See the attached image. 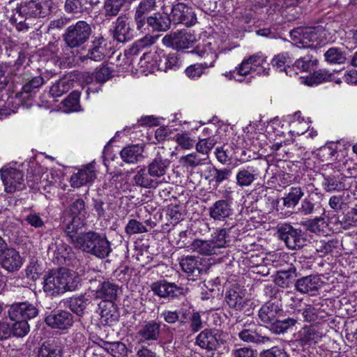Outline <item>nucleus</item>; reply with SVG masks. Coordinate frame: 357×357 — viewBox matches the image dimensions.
<instances>
[{
    "label": "nucleus",
    "instance_id": "32",
    "mask_svg": "<svg viewBox=\"0 0 357 357\" xmlns=\"http://www.w3.org/2000/svg\"><path fill=\"white\" fill-rule=\"evenodd\" d=\"M100 319L105 324H112L118 320L119 313L113 302H102L100 305Z\"/></svg>",
    "mask_w": 357,
    "mask_h": 357
},
{
    "label": "nucleus",
    "instance_id": "19",
    "mask_svg": "<svg viewBox=\"0 0 357 357\" xmlns=\"http://www.w3.org/2000/svg\"><path fill=\"white\" fill-rule=\"evenodd\" d=\"M10 22L13 24L19 31H27L29 28L31 18L25 14L21 7L17 4L10 12H8Z\"/></svg>",
    "mask_w": 357,
    "mask_h": 357
},
{
    "label": "nucleus",
    "instance_id": "64",
    "mask_svg": "<svg viewBox=\"0 0 357 357\" xmlns=\"http://www.w3.org/2000/svg\"><path fill=\"white\" fill-rule=\"evenodd\" d=\"M155 0H142L135 8V12L147 15L149 13L155 10Z\"/></svg>",
    "mask_w": 357,
    "mask_h": 357
},
{
    "label": "nucleus",
    "instance_id": "36",
    "mask_svg": "<svg viewBox=\"0 0 357 357\" xmlns=\"http://www.w3.org/2000/svg\"><path fill=\"white\" fill-rule=\"evenodd\" d=\"M292 42L300 48H310L313 43H310L307 27H297L290 32Z\"/></svg>",
    "mask_w": 357,
    "mask_h": 357
},
{
    "label": "nucleus",
    "instance_id": "14",
    "mask_svg": "<svg viewBox=\"0 0 357 357\" xmlns=\"http://www.w3.org/2000/svg\"><path fill=\"white\" fill-rule=\"evenodd\" d=\"M96 178V173L94 165L89 163L79 169L77 173L71 176V186L73 188H79L93 182Z\"/></svg>",
    "mask_w": 357,
    "mask_h": 357
},
{
    "label": "nucleus",
    "instance_id": "1",
    "mask_svg": "<svg viewBox=\"0 0 357 357\" xmlns=\"http://www.w3.org/2000/svg\"><path fill=\"white\" fill-rule=\"evenodd\" d=\"M79 284V278L76 273L65 268L56 271H51L44 279L43 289L50 295L74 291Z\"/></svg>",
    "mask_w": 357,
    "mask_h": 357
},
{
    "label": "nucleus",
    "instance_id": "5",
    "mask_svg": "<svg viewBox=\"0 0 357 357\" xmlns=\"http://www.w3.org/2000/svg\"><path fill=\"white\" fill-rule=\"evenodd\" d=\"M278 232L280 239L289 249L296 250L303 246L305 240L301 229H295L289 224H284L280 227Z\"/></svg>",
    "mask_w": 357,
    "mask_h": 357
},
{
    "label": "nucleus",
    "instance_id": "17",
    "mask_svg": "<svg viewBox=\"0 0 357 357\" xmlns=\"http://www.w3.org/2000/svg\"><path fill=\"white\" fill-rule=\"evenodd\" d=\"M170 162L167 159H163L159 154L147 166L149 174L159 181V185L167 181L164 178L167 170L169 166Z\"/></svg>",
    "mask_w": 357,
    "mask_h": 357
},
{
    "label": "nucleus",
    "instance_id": "45",
    "mask_svg": "<svg viewBox=\"0 0 357 357\" xmlns=\"http://www.w3.org/2000/svg\"><path fill=\"white\" fill-rule=\"evenodd\" d=\"M72 83L67 77H63L54 82L50 88V93L53 97H60L67 93L71 88Z\"/></svg>",
    "mask_w": 357,
    "mask_h": 357
},
{
    "label": "nucleus",
    "instance_id": "25",
    "mask_svg": "<svg viewBox=\"0 0 357 357\" xmlns=\"http://www.w3.org/2000/svg\"><path fill=\"white\" fill-rule=\"evenodd\" d=\"M105 52V40L102 37H97L93 40L91 47L88 51V54L80 57V59L82 61H84L87 59L99 61L104 58Z\"/></svg>",
    "mask_w": 357,
    "mask_h": 357
},
{
    "label": "nucleus",
    "instance_id": "40",
    "mask_svg": "<svg viewBox=\"0 0 357 357\" xmlns=\"http://www.w3.org/2000/svg\"><path fill=\"white\" fill-rule=\"evenodd\" d=\"M192 53L196 54L201 58H203L208 62V63H212V67L214 66V63L217 59V54L211 47V43H206L202 45H197Z\"/></svg>",
    "mask_w": 357,
    "mask_h": 357
},
{
    "label": "nucleus",
    "instance_id": "35",
    "mask_svg": "<svg viewBox=\"0 0 357 357\" xmlns=\"http://www.w3.org/2000/svg\"><path fill=\"white\" fill-rule=\"evenodd\" d=\"M62 347L56 343L45 342L38 349L37 357H63Z\"/></svg>",
    "mask_w": 357,
    "mask_h": 357
},
{
    "label": "nucleus",
    "instance_id": "20",
    "mask_svg": "<svg viewBox=\"0 0 357 357\" xmlns=\"http://www.w3.org/2000/svg\"><path fill=\"white\" fill-rule=\"evenodd\" d=\"M43 84V77H34L23 85L21 91L16 94V97L22 101L31 100Z\"/></svg>",
    "mask_w": 357,
    "mask_h": 357
},
{
    "label": "nucleus",
    "instance_id": "30",
    "mask_svg": "<svg viewBox=\"0 0 357 357\" xmlns=\"http://www.w3.org/2000/svg\"><path fill=\"white\" fill-rule=\"evenodd\" d=\"M282 310L278 304L268 302L263 305L259 310V317L260 320L266 324H269L273 321H276L278 314L281 313Z\"/></svg>",
    "mask_w": 357,
    "mask_h": 357
},
{
    "label": "nucleus",
    "instance_id": "51",
    "mask_svg": "<svg viewBox=\"0 0 357 357\" xmlns=\"http://www.w3.org/2000/svg\"><path fill=\"white\" fill-rule=\"evenodd\" d=\"M79 93L77 91L72 92L62 102L66 112H76L79 107Z\"/></svg>",
    "mask_w": 357,
    "mask_h": 357
},
{
    "label": "nucleus",
    "instance_id": "16",
    "mask_svg": "<svg viewBox=\"0 0 357 357\" xmlns=\"http://www.w3.org/2000/svg\"><path fill=\"white\" fill-rule=\"evenodd\" d=\"M323 282L317 275H310L298 279L295 284L296 289L301 294H314L321 288Z\"/></svg>",
    "mask_w": 357,
    "mask_h": 357
},
{
    "label": "nucleus",
    "instance_id": "47",
    "mask_svg": "<svg viewBox=\"0 0 357 357\" xmlns=\"http://www.w3.org/2000/svg\"><path fill=\"white\" fill-rule=\"evenodd\" d=\"M212 67V63H208L204 61L202 63H195L188 66L185 70V75L190 79H197L199 78L204 73L205 70Z\"/></svg>",
    "mask_w": 357,
    "mask_h": 357
},
{
    "label": "nucleus",
    "instance_id": "43",
    "mask_svg": "<svg viewBox=\"0 0 357 357\" xmlns=\"http://www.w3.org/2000/svg\"><path fill=\"white\" fill-rule=\"evenodd\" d=\"M238 337L243 342L248 343L264 344L270 341L267 336L258 334L255 331L243 329L238 333Z\"/></svg>",
    "mask_w": 357,
    "mask_h": 357
},
{
    "label": "nucleus",
    "instance_id": "44",
    "mask_svg": "<svg viewBox=\"0 0 357 357\" xmlns=\"http://www.w3.org/2000/svg\"><path fill=\"white\" fill-rule=\"evenodd\" d=\"M304 192L301 187H291L289 192L283 197V204L288 208L295 207L303 197Z\"/></svg>",
    "mask_w": 357,
    "mask_h": 357
},
{
    "label": "nucleus",
    "instance_id": "63",
    "mask_svg": "<svg viewBox=\"0 0 357 357\" xmlns=\"http://www.w3.org/2000/svg\"><path fill=\"white\" fill-rule=\"evenodd\" d=\"M189 325L190 331L195 333L203 328V321L201 314L198 311L192 310L189 319Z\"/></svg>",
    "mask_w": 357,
    "mask_h": 357
},
{
    "label": "nucleus",
    "instance_id": "13",
    "mask_svg": "<svg viewBox=\"0 0 357 357\" xmlns=\"http://www.w3.org/2000/svg\"><path fill=\"white\" fill-rule=\"evenodd\" d=\"M1 257L0 264L8 272L18 271L23 264L22 257L19 252L14 248L7 247L2 252Z\"/></svg>",
    "mask_w": 357,
    "mask_h": 357
},
{
    "label": "nucleus",
    "instance_id": "27",
    "mask_svg": "<svg viewBox=\"0 0 357 357\" xmlns=\"http://www.w3.org/2000/svg\"><path fill=\"white\" fill-rule=\"evenodd\" d=\"M119 287L109 281L102 282L97 288L95 296L103 302H112L117 296Z\"/></svg>",
    "mask_w": 357,
    "mask_h": 357
},
{
    "label": "nucleus",
    "instance_id": "34",
    "mask_svg": "<svg viewBox=\"0 0 357 357\" xmlns=\"http://www.w3.org/2000/svg\"><path fill=\"white\" fill-rule=\"evenodd\" d=\"M233 227L218 229L211 235V239L220 253L221 252V249L227 247L231 242L232 238L230 236V233Z\"/></svg>",
    "mask_w": 357,
    "mask_h": 357
},
{
    "label": "nucleus",
    "instance_id": "41",
    "mask_svg": "<svg viewBox=\"0 0 357 357\" xmlns=\"http://www.w3.org/2000/svg\"><path fill=\"white\" fill-rule=\"evenodd\" d=\"M271 62L273 66L275 67L279 71H284L287 75L291 76L292 66H290L289 63L292 62V59L287 52L275 56Z\"/></svg>",
    "mask_w": 357,
    "mask_h": 357
},
{
    "label": "nucleus",
    "instance_id": "57",
    "mask_svg": "<svg viewBox=\"0 0 357 357\" xmlns=\"http://www.w3.org/2000/svg\"><path fill=\"white\" fill-rule=\"evenodd\" d=\"M316 64V60H312L310 57L304 56L295 61V63L292 66L293 68H296L302 72L310 71L314 66Z\"/></svg>",
    "mask_w": 357,
    "mask_h": 357
},
{
    "label": "nucleus",
    "instance_id": "22",
    "mask_svg": "<svg viewBox=\"0 0 357 357\" xmlns=\"http://www.w3.org/2000/svg\"><path fill=\"white\" fill-rule=\"evenodd\" d=\"M160 334V325L155 321L145 322L138 330L137 335L143 341H156Z\"/></svg>",
    "mask_w": 357,
    "mask_h": 357
},
{
    "label": "nucleus",
    "instance_id": "50",
    "mask_svg": "<svg viewBox=\"0 0 357 357\" xmlns=\"http://www.w3.org/2000/svg\"><path fill=\"white\" fill-rule=\"evenodd\" d=\"M87 304L88 299L84 296L71 298L69 301L70 310L79 316H82L84 314Z\"/></svg>",
    "mask_w": 357,
    "mask_h": 357
},
{
    "label": "nucleus",
    "instance_id": "28",
    "mask_svg": "<svg viewBox=\"0 0 357 357\" xmlns=\"http://www.w3.org/2000/svg\"><path fill=\"white\" fill-rule=\"evenodd\" d=\"M190 249L193 252L204 256L220 254L212 239H195L191 243Z\"/></svg>",
    "mask_w": 357,
    "mask_h": 357
},
{
    "label": "nucleus",
    "instance_id": "60",
    "mask_svg": "<svg viewBox=\"0 0 357 357\" xmlns=\"http://www.w3.org/2000/svg\"><path fill=\"white\" fill-rule=\"evenodd\" d=\"M319 309L310 304L305 305L302 311L303 317L307 322L315 321L319 317Z\"/></svg>",
    "mask_w": 357,
    "mask_h": 357
},
{
    "label": "nucleus",
    "instance_id": "9",
    "mask_svg": "<svg viewBox=\"0 0 357 357\" xmlns=\"http://www.w3.org/2000/svg\"><path fill=\"white\" fill-rule=\"evenodd\" d=\"M45 323L53 328L65 330L70 328L73 324L72 314L66 310H54L45 317Z\"/></svg>",
    "mask_w": 357,
    "mask_h": 357
},
{
    "label": "nucleus",
    "instance_id": "46",
    "mask_svg": "<svg viewBox=\"0 0 357 357\" xmlns=\"http://www.w3.org/2000/svg\"><path fill=\"white\" fill-rule=\"evenodd\" d=\"M158 68L161 70H176L179 66V61L176 54L164 55L158 63Z\"/></svg>",
    "mask_w": 357,
    "mask_h": 357
},
{
    "label": "nucleus",
    "instance_id": "15",
    "mask_svg": "<svg viewBox=\"0 0 357 357\" xmlns=\"http://www.w3.org/2000/svg\"><path fill=\"white\" fill-rule=\"evenodd\" d=\"M225 301L229 307L236 310H242L249 302L245 297V292L239 287L230 288L225 295Z\"/></svg>",
    "mask_w": 357,
    "mask_h": 357
},
{
    "label": "nucleus",
    "instance_id": "49",
    "mask_svg": "<svg viewBox=\"0 0 357 357\" xmlns=\"http://www.w3.org/2000/svg\"><path fill=\"white\" fill-rule=\"evenodd\" d=\"M127 3L125 0H105L103 10L106 17H114L121 10L123 6Z\"/></svg>",
    "mask_w": 357,
    "mask_h": 357
},
{
    "label": "nucleus",
    "instance_id": "48",
    "mask_svg": "<svg viewBox=\"0 0 357 357\" xmlns=\"http://www.w3.org/2000/svg\"><path fill=\"white\" fill-rule=\"evenodd\" d=\"M325 60L332 64H342L346 61V56L343 52L336 47L328 49L324 54Z\"/></svg>",
    "mask_w": 357,
    "mask_h": 357
},
{
    "label": "nucleus",
    "instance_id": "62",
    "mask_svg": "<svg viewBox=\"0 0 357 357\" xmlns=\"http://www.w3.org/2000/svg\"><path fill=\"white\" fill-rule=\"evenodd\" d=\"M112 69L107 65H101L96 69V80L100 83L107 82L111 77Z\"/></svg>",
    "mask_w": 357,
    "mask_h": 357
},
{
    "label": "nucleus",
    "instance_id": "12",
    "mask_svg": "<svg viewBox=\"0 0 357 357\" xmlns=\"http://www.w3.org/2000/svg\"><path fill=\"white\" fill-rule=\"evenodd\" d=\"M151 290L155 295L167 298H174L183 294V287L166 280H160L153 283Z\"/></svg>",
    "mask_w": 357,
    "mask_h": 357
},
{
    "label": "nucleus",
    "instance_id": "59",
    "mask_svg": "<svg viewBox=\"0 0 357 357\" xmlns=\"http://www.w3.org/2000/svg\"><path fill=\"white\" fill-rule=\"evenodd\" d=\"M174 139L183 149H192L196 143V141L191 138L188 133H178L174 137Z\"/></svg>",
    "mask_w": 357,
    "mask_h": 357
},
{
    "label": "nucleus",
    "instance_id": "53",
    "mask_svg": "<svg viewBox=\"0 0 357 357\" xmlns=\"http://www.w3.org/2000/svg\"><path fill=\"white\" fill-rule=\"evenodd\" d=\"M147 231L146 227L142 222L135 219L130 220L125 227V232L129 236Z\"/></svg>",
    "mask_w": 357,
    "mask_h": 357
},
{
    "label": "nucleus",
    "instance_id": "54",
    "mask_svg": "<svg viewBox=\"0 0 357 357\" xmlns=\"http://www.w3.org/2000/svg\"><path fill=\"white\" fill-rule=\"evenodd\" d=\"M158 36H151L149 34L146 35L142 38L137 40L132 48L131 49V52L136 54L139 49L144 48L149 46L152 45L155 43L158 40Z\"/></svg>",
    "mask_w": 357,
    "mask_h": 357
},
{
    "label": "nucleus",
    "instance_id": "29",
    "mask_svg": "<svg viewBox=\"0 0 357 357\" xmlns=\"http://www.w3.org/2000/svg\"><path fill=\"white\" fill-rule=\"evenodd\" d=\"M258 178L256 168L252 166L241 168L236 174V184L241 188L250 186Z\"/></svg>",
    "mask_w": 357,
    "mask_h": 357
},
{
    "label": "nucleus",
    "instance_id": "52",
    "mask_svg": "<svg viewBox=\"0 0 357 357\" xmlns=\"http://www.w3.org/2000/svg\"><path fill=\"white\" fill-rule=\"evenodd\" d=\"M14 323L12 325L13 335L17 337H24L29 332L30 328L25 319L13 320Z\"/></svg>",
    "mask_w": 357,
    "mask_h": 357
},
{
    "label": "nucleus",
    "instance_id": "58",
    "mask_svg": "<svg viewBox=\"0 0 357 357\" xmlns=\"http://www.w3.org/2000/svg\"><path fill=\"white\" fill-rule=\"evenodd\" d=\"M204 159L200 158L196 153H190L183 155L180 159V162L186 167H195L203 163Z\"/></svg>",
    "mask_w": 357,
    "mask_h": 357
},
{
    "label": "nucleus",
    "instance_id": "38",
    "mask_svg": "<svg viewBox=\"0 0 357 357\" xmlns=\"http://www.w3.org/2000/svg\"><path fill=\"white\" fill-rule=\"evenodd\" d=\"M172 19L167 15L155 13L147 17V24L155 31H165L170 28Z\"/></svg>",
    "mask_w": 357,
    "mask_h": 357
},
{
    "label": "nucleus",
    "instance_id": "7",
    "mask_svg": "<svg viewBox=\"0 0 357 357\" xmlns=\"http://www.w3.org/2000/svg\"><path fill=\"white\" fill-rule=\"evenodd\" d=\"M171 19L175 24H183L187 26H192L197 22L196 15L192 8L183 3H178L173 6Z\"/></svg>",
    "mask_w": 357,
    "mask_h": 357
},
{
    "label": "nucleus",
    "instance_id": "21",
    "mask_svg": "<svg viewBox=\"0 0 357 357\" xmlns=\"http://www.w3.org/2000/svg\"><path fill=\"white\" fill-rule=\"evenodd\" d=\"M232 214L230 204L225 199L216 201L209 208V215L215 221H225Z\"/></svg>",
    "mask_w": 357,
    "mask_h": 357
},
{
    "label": "nucleus",
    "instance_id": "23",
    "mask_svg": "<svg viewBox=\"0 0 357 357\" xmlns=\"http://www.w3.org/2000/svg\"><path fill=\"white\" fill-rule=\"evenodd\" d=\"M308 39L310 43H313L310 48H316L326 44L330 35L322 25L307 27Z\"/></svg>",
    "mask_w": 357,
    "mask_h": 357
},
{
    "label": "nucleus",
    "instance_id": "3",
    "mask_svg": "<svg viewBox=\"0 0 357 357\" xmlns=\"http://www.w3.org/2000/svg\"><path fill=\"white\" fill-rule=\"evenodd\" d=\"M91 32L90 24L80 20L66 29L63 34V40L70 48L78 47L89 39Z\"/></svg>",
    "mask_w": 357,
    "mask_h": 357
},
{
    "label": "nucleus",
    "instance_id": "37",
    "mask_svg": "<svg viewBox=\"0 0 357 357\" xmlns=\"http://www.w3.org/2000/svg\"><path fill=\"white\" fill-rule=\"evenodd\" d=\"M299 342L301 345L312 344L317 342L322 337V333L316 327H304L299 333Z\"/></svg>",
    "mask_w": 357,
    "mask_h": 357
},
{
    "label": "nucleus",
    "instance_id": "10",
    "mask_svg": "<svg viewBox=\"0 0 357 357\" xmlns=\"http://www.w3.org/2000/svg\"><path fill=\"white\" fill-rule=\"evenodd\" d=\"M18 5L31 19L37 17H44L50 12L48 3L43 0L25 1Z\"/></svg>",
    "mask_w": 357,
    "mask_h": 357
},
{
    "label": "nucleus",
    "instance_id": "55",
    "mask_svg": "<svg viewBox=\"0 0 357 357\" xmlns=\"http://www.w3.org/2000/svg\"><path fill=\"white\" fill-rule=\"evenodd\" d=\"M337 241L334 239L328 241H317L315 243V249L317 252H320L323 255H327L332 252L333 249L337 248Z\"/></svg>",
    "mask_w": 357,
    "mask_h": 357
},
{
    "label": "nucleus",
    "instance_id": "4",
    "mask_svg": "<svg viewBox=\"0 0 357 357\" xmlns=\"http://www.w3.org/2000/svg\"><path fill=\"white\" fill-rule=\"evenodd\" d=\"M196 41V36L187 30L172 32L162 38V43L165 46L177 50L188 49L192 47Z\"/></svg>",
    "mask_w": 357,
    "mask_h": 357
},
{
    "label": "nucleus",
    "instance_id": "42",
    "mask_svg": "<svg viewBox=\"0 0 357 357\" xmlns=\"http://www.w3.org/2000/svg\"><path fill=\"white\" fill-rule=\"evenodd\" d=\"M303 225L310 232L317 234H325L328 224L322 217L310 219L303 223Z\"/></svg>",
    "mask_w": 357,
    "mask_h": 357
},
{
    "label": "nucleus",
    "instance_id": "56",
    "mask_svg": "<svg viewBox=\"0 0 357 357\" xmlns=\"http://www.w3.org/2000/svg\"><path fill=\"white\" fill-rule=\"evenodd\" d=\"M167 215L172 224H177L183 219L182 208L176 204H170L167 206Z\"/></svg>",
    "mask_w": 357,
    "mask_h": 357
},
{
    "label": "nucleus",
    "instance_id": "61",
    "mask_svg": "<svg viewBox=\"0 0 357 357\" xmlns=\"http://www.w3.org/2000/svg\"><path fill=\"white\" fill-rule=\"evenodd\" d=\"M215 143V140L211 137L201 139L196 144V150L200 153L207 155L213 148Z\"/></svg>",
    "mask_w": 357,
    "mask_h": 357
},
{
    "label": "nucleus",
    "instance_id": "31",
    "mask_svg": "<svg viewBox=\"0 0 357 357\" xmlns=\"http://www.w3.org/2000/svg\"><path fill=\"white\" fill-rule=\"evenodd\" d=\"M144 146L139 144L130 145L124 147L121 153L122 160L127 163H136L143 158Z\"/></svg>",
    "mask_w": 357,
    "mask_h": 357
},
{
    "label": "nucleus",
    "instance_id": "6",
    "mask_svg": "<svg viewBox=\"0 0 357 357\" xmlns=\"http://www.w3.org/2000/svg\"><path fill=\"white\" fill-rule=\"evenodd\" d=\"M1 177L4 185L5 190L13 193L16 190L24 188V175L18 169L9 167L1 169Z\"/></svg>",
    "mask_w": 357,
    "mask_h": 357
},
{
    "label": "nucleus",
    "instance_id": "39",
    "mask_svg": "<svg viewBox=\"0 0 357 357\" xmlns=\"http://www.w3.org/2000/svg\"><path fill=\"white\" fill-rule=\"evenodd\" d=\"M247 59L251 66L254 67V71H257L258 74H262L264 75H268L269 68H266L265 66H268V63H267V57L261 52L251 55Z\"/></svg>",
    "mask_w": 357,
    "mask_h": 357
},
{
    "label": "nucleus",
    "instance_id": "33",
    "mask_svg": "<svg viewBox=\"0 0 357 357\" xmlns=\"http://www.w3.org/2000/svg\"><path fill=\"white\" fill-rule=\"evenodd\" d=\"M134 181L137 185L144 188H156L159 185V181H156L149 174V171L146 168H141L134 176Z\"/></svg>",
    "mask_w": 357,
    "mask_h": 357
},
{
    "label": "nucleus",
    "instance_id": "18",
    "mask_svg": "<svg viewBox=\"0 0 357 357\" xmlns=\"http://www.w3.org/2000/svg\"><path fill=\"white\" fill-rule=\"evenodd\" d=\"M134 36L128 19L126 16H119L115 22L114 38L119 42L124 43Z\"/></svg>",
    "mask_w": 357,
    "mask_h": 357
},
{
    "label": "nucleus",
    "instance_id": "2",
    "mask_svg": "<svg viewBox=\"0 0 357 357\" xmlns=\"http://www.w3.org/2000/svg\"><path fill=\"white\" fill-rule=\"evenodd\" d=\"M77 248L100 259L107 257L112 251L105 235L93 231L82 233V240L77 244Z\"/></svg>",
    "mask_w": 357,
    "mask_h": 357
},
{
    "label": "nucleus",
    "instance_id": "24",
    "mask_svg": "<svg viewBox=\"0 0 357 357\" xmlns=\"http://www.w3.org/2000/svg\"><path fill=\"white\" fill-rule=\"evenodd\" d=\"M82 227V223L80 218L73 216L71 220L66 224L64 228L65 232L75 248H77V244H79L82 240V234H79V230Z\"/></svg>",
    "mask_w": 357,
    "mask_h": 357
},
{
    "label": "nucleus",
    "instance_id": "26",
    "mask_svg": "<svg viewBox=\"0 0 357 357\" xmlns=\"http://www.w3.org/2000/svg\"><path fill=\"white\" fill-rule=\"evenodd\" d=\"M180 266L182 270L192 277L193 280L198 278L202 273L201 262L198 257L187 256L183 257L180 261Z\"/></svg>",
    "mask_w": 357,
    "mask_h": 357
},
{
    "label": "nucleus",
    "instance_id": "8",
    "mask_svg": "<svg viewBox=\"0 0 357 357\" xmlns=\"http://www.w3.org/2000/svg\"><path fill=\"white\" fill-rule=\"evenodd\" d=\"M10 320H28L36 317L38 313V309L29 302L17 303L10 305L8 311Z\"/></svg>",
    "mask_w": 357,
    "mask_h": 357
},
{
    "label": "nucleus",
    "instance_id": "11",
    "mask_svg": "<svg viewBox=\"0 0 357 357\" xmlns=\"http://www.w3.org/2000/svg\"><path fill=\"white\" fill-rule=\"evenodd\" d=\"M220 333L218 329H205L195 338V344L200 348L208 350H215L219 345Z\"/></svg>",
    "mask_w": 357,
    "mask_h": 357
}]
</instances>
